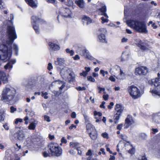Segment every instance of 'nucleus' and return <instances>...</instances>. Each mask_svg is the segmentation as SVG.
<instances>
[{"label": "nucleus", "instance_id": "nucleus-9", "mask_svg": "<svg viewBox=\"0 0 160 160\" xmlns=\"http://www.w3.org/2000/svg\"><path fill=\"white\" fill-rule=\"evenodd\" d=\"M99 31L103 33H100L98 35V41L100 42L107 43V41L104 34L106 32V29L104 28H100Z\"/></svg>", "mask_w": 160, "mask_h": 160}, {"label": "nucleus", "instance_id": "nucleus-23", "mask_svg": "<svg viewBox=\"0 0 160 160\" xmlns=\"http://www.w3.org/2000/svg\"><path fill=\"white\" fill-rule=\"evenodd\" d=\"M48 45L50 48L53 50H58L60 49V47L59 45L51 42H49Z\"/></svg>", "mask_w": 160, "mask_h": 160}, {"label": "nucleus", "instance_id": "nucleus-18", "mask_svg": "<svg viewBox=\"0 0 160 160\" xmlns=\"http://www.w3.org/2000/svg\"><path fill=\"white\" fill-rule=\"evenodd\" d=\"M152 122L156 124H160V112L152 115Z\"/></svg>", "mask_w": 160, "mask_h": 160}, {"label": "nucleus", "instance_id": "nucleus-15", "mask_svg": "<svg viewBox=\"0 0 160 160\" xmlns=\"http://www.w3.org/2000/svg\"><path fill=\"white\" fill-rule=\"evenodd\" d=\"M81 55L84 56L86 58L90 60H94V58L91 55L88 50L84 49L81 51L80 53Z\"/></svg>", "mask_w": 160, "mask_h": 160}, {"label": "nucleus", "instance_id": "nucleus-46", "mask_svg": "<svg viewBox=\"0 0 160 160\" xmlns=\"http://www.w3.org/2000/svg\"><path fill=\"white\" fill-rule=\"evenodd\" d=\"M45 1L48 3H51L54 4L55 5L57 4V1L56 0H45Z\"/></svg>", "mask_w": 160, "mask_h": 160}, {"label": "nucleus", "instance_id": "nucleus-30", "mask_svg": "<svg viewBox=\"0 0 160 160\" xmlns=\"http://www.w3.org/2000/svg\"><path fill=\"white\" fill-rule=\"evenodd\" d=\"M70 146L72 148L76 149L77 150H78V149L80 148L79 143L77 142H71L70 143Z\"/></svg>", "mask_w": 160, "mask_h": 160}, {"label": "nucleus", "instance_id": "nucleus-27", "mask_svg": "<svg viewBox=\"0 0 160 160\" xmlns=\"http://www.w3.org/2000/svg\"><path fill=\"white\" fill-rule=\"evenodd\" d=\"M64 63V59L62 58H58L57 59V60L55 61V64L56 65L60 66L63 65Z\"/></svg>", "mask_w": 160, "mask_h": 160}, {"label": "nucleus", "instance_id": "nucleus-57", "mask_svg": "<svg viewBox=\"0 0 160 160\" xmlns=\"http://www.w3.org/2000/svg\"><path fill=\"white\" fill-rule=\"evenodd\" d=\"M152 133L153 134H155L158 131V130L157 128H152Z\"/></svg>", "mask_w": 160, "mask_h": 160}, {"label": "nucleus", "instance_id": "nucleus-36", "mask_svg": "<svg viewBox=\"0 0 160 160\" xmlns=\"http://www.w3.org/2000/svg\"><path fill=\"white\" fill-rule=\"evenodd\" d=\"M121 114L116 113L114 116V122L116 124L118 122V120L119 119Z\"/></svg>", "mask_w": 160, "mask_h": 160}, {"label": "nucleus", "instance_id": "nucleus-25", "mask_svg": "<svg viewBox=\"0 0 160 160\" xmlns=\"http://www.w3.org/2000/svg\"><path fill=\"white\" fill-rule=\"evenodd\" d=\"M118 68L120 69V73L116 77V78L119 80H123L125 78V76L124 73L121 69L120 67L118 66Z\"/></svg>", "mask_w": 160, "mask_h": 160}, {"label": "nucleus", "instance_id": "nucleus-35", "mask_svg": "<svg viewBox=\"0 0 160 160\" xmlns=\"http://www.w3.org/2000/svg\"><path fill=\"white\" fill-rule=\"evenodd\" d=\"M119 137L125 141L124 142H123L124 144V143H127V142H129L127 141L128 137L125 134H121L119 136Z\"/></svg>", "mask_w": 160, "mask_h": 160}, {"label": "nucleus", "instance_id": "nucleus-38", "mask_svg": "<svg viewBox=\"0 0 160 160\" xmlns=\"http://www.w3.org/2000/svg\"><path fill=\"white\" fill-rule=\"evenodd\" d=\"M13 67L12 65L10 64V63L8 62L4 66V68L6 70L10 69L11 70Z\"/></svg>", "mask_w": 160, "mask_h": 160}, {"label": "nucleus", "instance_id": "nucleus-4", "mask_svg": "<svg viewBox=\"0 0 160 160\" xmlns=\"http://www.w3.org/2000/svg\"><path fill=\"white\" fill-rule=\"evenodd\" d=\"M48 151L52 156L58 157L62 155V150L57 143H51L48 145Z\"/></svg>", "mask_w": 160, "mask_h": 160}, {"label": "nucleus", "instance_id": "nucleus-26", "mask_svg": "<svg viewBox=\"0 0 160 160\" xmlns=\"http://www.w3.org/2000/svg\"><path fill=\"white\" fill-rule=\"evenodd\" d=\"M85 71H83L82 72L80 73L81 76H82L84 77L87 76L89 72L91 70V68L89 67H85L84 68Z\"/></svg>", "mask_w": 160, "mask_h": 160}, {"label": "nucleus", "instance_id": "nucleus-8", "mask_svg": "<svg viewBox=\"0 0 160 160\" xmlns=\"http://www.w3.org/2000/svg\"><path fill=\"white\" fill-rule=\"evenodd\" d=\"M87 132L91 139L94 140L97 138V132L94 127L91 124L88 123L86 125Z\"/></svg>", "mask_w": 160, "mask_h": 160}, {"label": "nucleus", "instance_id": "nucleus-2", "mask_svg": "<svg viewBox=\"0 0 160 160\" xmlns=\"http://www.w3.org/2000/svg\"><path fill=\"white\" fill-rule=\"evenodd\" d=\"M16 93V90L14 88L7 86L2 90L1 100L5 102L13 101L15 97Z\"/></svg>", "mask_w": 160, "mask_h": 160}, {"label": "nucleus", "instance_id": "nucleus-19", "mask_svg": "<svg viewBox=\"0 0 160 160\" xmlns=\"http://www.w3.org/2000/svg\"><path fill=\"white\" fill-rule=\"evenodd\" d=\"M136 44L143 52L147 51L149 50L147 44L141 41H140L139 43H137Z\"/></svg>", "mask_w": 160, "mask_h": 160}, {"label": "nucleus", "instance_id": "nucleus-1", "mask_svg": "<svg viewBox=\"0 0 160 160\" xmlns=\"http://www.w3.org/2000/svg\"><path fill=\"white\" fill-rule=\"evenodd\" d=\"M13 18V15L11 14L7 21L8 38L5 40L3 37L4 33L2 31V29L0 28V59L4 62H6L10 58L12 51L11 45L17 38L15 28L12 25Z\"/></svg>", "mask_w": 160, "mask_h": 160}, {"label": "nucleus", "instance_id": "nucleus-44", "mask_svg": "<svg viewBox=\"0 0 160 160\" xmlns=\"http://www.w3.org/2000/svg\"><path fill=\"white\" fill-rule=\"evenodd\" d=\"M87 79L90 82H95V79L91 76H88L87 77Z\"/></svg>", "mask_w": 160, "mask_h": 160}, {"label": "nucleus", "instance_id": "nucleus-17", "mask_svg": "<svg viewBox=\"0 0 160 160\" xmlns=\"http://www.w3.org/2000/svg\"><path fill=\"white\" fill-rule=\"evenodd\" d=\"M125 149L128 150V152L131 154H133L135 152V149L132 148L129 142H127V143H124Z\"/></svg>", "mask_w": 160, "mask_h": 160}, {"label": "nucleus", "instance_id": "nucleus-37", "mask_svg": "<svg viewBox=\"0 0 160 160\" xmlns=\"http://www.w3.org/2000/svg\"><path fill=\"white\" fill-rule=\"evenodd\" d=\"M36 124L34 122H32L28 126V128L30 130H34L35 128Z\"/></svg>", "mask_w": 160, "mask_h": 160}, {"label": "nucleus", "instance_id": "nucleus-42", "mask_svg": "<svg viewBox=\"0 0 160 160\" xmlns=\"http://www.w3.org/2000/svg\"><path fill=\"white\" fill-rule=\"evenodd\" d=\"M59 1L65 3L68 6H71L72 4V2L70 0H68V3H66V2H65V0H58Z\"/></svg>", "mask_w": 160, "mask_h": 160}, {"label": "nucleus", "instance_id": "nucleus-43", "mask_svg": "<svg viewBox=\"0 0 160 160\" xmlns=\"http://www.w3.org/2000/svg\"><path fill=\"white\" fill-rule=\"evenodd\" d=\"M100 73L102 75L103 77H104L106 75L108 74V72L107 71H104L103 70L101 69L100 71Z\"/></svg>", "mask_w": 160, "mask_h": 160}, {"label": "nucleus", "instance_id": "nucleus-21", "mask_svg": "<svg viewBox=\"0 0 160 160\" xmlns=\"http://www.w3.org/2000/svg\"><path fill=\"white\" fill-rule=\"evenodd\" d=\"M115 109L117 112L116 113L121 114L124 109V107L121 104H117L115 106Z\"/></svg>", "mask_w": 160, "mask_h": 160}, {"label": "nucleus", "instance_id": "nucleus-7", "mask_svg": "<svg viewBox=\"0 0 160 160\" xmlns=\"http://www.w3.org/2000/svg\"><path fill=\"white\" fill-rule=\"evenodd\" d=\"M31 23L36 33L38 34L40 32L38 24L42 22V19L40 18L35 16H32L31 18Z\"/></svg>", "mask_w": 160, "mask_h": 160}, {"label": "nucleus", "instance_id": "nucleus-5", "mask_svg": "<svg viewBox=\"0 0 160 160\" xmlns=\"http://www.w3.org/2000/svg\"><path fill=\"white\" fill-rule=\"evenodd\" d=\"M97 6L98 8H97V12L98 14L101 15H103L106 18L104 17L101 18L102 23L108 22V16L106 13V6L105 4L101 2H98L97 4Z\"/></svg>", "mask_w": 160, "mask_h": 160}, {"label": "nucleus", "instance_id": "nucleus-52", "mask_svg": "<svg viewBox=\"0 0 160 160\" xmlns=\"http://www.w3.org/2000/svg\"><path fill=\"white\" fill-rule=\"evenodd\" d=\"M76 89L78 91H84L86 90V88L84 87H77Z\"/></svg>", "mask_w": 160, "mask_h": 160}, {"label": "nucleus", "instance_id": "nucleus-53", "mask_svg": "<svg viewBox=\"0 0 160 160\" xmlns=\"http://www.w3.org/2000/svg\"><path fill=\"white\" fill-rule=\"evenodd\" d=\"M102 153L103 155L105 154V150L104 148H101L100 149V151L98 152V154L99 155H101Z\"/></svg>", "mask_w": 160, "mask_h": 160}, {"label": "nucleus", "instance_id": "nucleus-39", "mask_svg": "<svg viewBox=\"0 0 160 160\" xmlns=\"http://www.w3.org/2000/svg\"><path fill=\"white\" fill-rule=\"evenodd\" d=\"M148 137L147 135L144 133H141L139 135V137L142 140H146Z\"/></svg>", "mask_w": 160, "mask_h": 160}, {"label": "nucleus", "instance_id": "nucleus-24", "mask_svg": "<svg viewBox=\"0 0 160 160\" xmlns=\"http://www.w3.org/2000/svg\"><path fill=\"white\" fill-rule=\"evenodd\" d=\"M26 2L31 7L36 8L37 7V0H25Z\"/></svg>", "mask_w": 160, "mask_h": 160}, {"label": "nucleus", "instance_id": "nucleus-58", "mask_svg": "<svg viewBox=\"0 0 160 160\" xmlns=\"http://www.w3.org/2000/svg\"><path fill=\"white\" fill-rule=\"evenodd\" d=\"M10 112L11 113L14 112L15 111H16L17 110V108H15L13 107H10Z\"/></svg>", "mask_w": 160, "mask_h": 160}, {"label": "nucleus", "instance_id": "nucleus-34", "mask_svg": "<svg viewBox=\"0 0 160 160\" xmlns=\"http://www.w3.org/2000/svg\"><path fill=\"white\" fill-rule=\"evenodd\" d=\"M12 49L15 52V54L16 56L18 55V47L17 45L14 44L13 45V48Z\"/></svg>", "mask_w": 160, "mask_h": 160}, {"label": "nucleus", "instance_id": "nucleus-13", "mask_svg": "<svg viewBox=\"0 0 160 160\" xmlns=\"http://www.w3.org/2000/svg\"><path fill=\"white\" fill-rule=\"evenodd\" d=\"M134 123V121L132 116L130 115H128L125 119L124 124V128H127L130 126Z\"/></svg>", "mask_w": 160, "mask_h": 160}, {"label": "nucleus", "instance_id": "nucleus-47", "mask_svg": "<svg viewBox=\"0 0 160 160\" xmlns=\"http://www.w3.org/2000/svg\"><path fill=\"white\" fill-rule=\"evenodd\" d=\"M42 96L45 99H48V97L47 96L48 93L47 92H42Z\"/></svg>", "mask_w": 160, "mask_h": 160}, {"label": "nucleus", "instance_id": "nucleus-20", "mask_svg": "<svg viewBox=\"0 0 160 160\" xmlns=\"http://www.w3.org/2000/svg\"><path fill=\"white\" fill-rule=\"evenodd\" d=\"M0 80L1 81L3 84L8 83V76L6 73L3 71H2L0 75Z\"/></svg>", "mask_w": 160, "mask_h": 160}, {"label": "nucleus", "instance_id": "nucleus-59", "mask_svg": "<svg viewBox=\"0 0 160 160\" xmlns=\"http://www.w3.org/2000/svg\"><path fill=\"white\" fill-rule=\"evenodd\" d=\"M43 155L44 157L46 158L49 156L50 155L49 154V153H48L46 152H45L43 153Z\"/></svg>", "mask_w": 160, "mask_h": 160}, {"label": "nucleus", "instance_id": "nucleus-41", "mask_svg": "<svg viewBox=\"0 0 160 160\" xmlns=\"http://www.w3.org/2000/svg\"><path fill=\"white\" fill-rule=\"evenodd\" d=\"M56 82H58L59 84H62L61 86L59 88V89L61 90H62L65 87V83L62 81L58 80V81H56Z\"/></svg>", "mask_w": 160, "mask_h": 160}, {"label": "nucleus", "instance_id": "nucleus-48", "mask_svg": "<svg viewBox=\"0 0 160 160\" xmlns=\"http://www.w3.org/2000/svg\"><path fill=\"white\" fill-rule=\"evenodd\" d=\"M93 113L94 116H98L99 117H101L102 115L101 112H97L96 111H94Z\"/></svg>", "mask_w": 160, "mask_h": 160}, {"label": "nucleus", "instance_id": "nucleus-54", "mask_svg": "<svg viewBox=\"0 0 160 160\" xmlns=\"http://www.w3.org/2000/svg\"><path fill=\"white\" fill-rule=\"evenodd\" d=\"M4 3L2 1V0H0V9H2L4 8L3 5Z\"/></svg>", "mask_w": 160, "mask_h": 160}, {"label": "nucleus", "instance_id": "nucleus-40", "mask_svg": "<svg viewBox=\"0 0 160 160\" xmlns=\"http://www.w3.org/2000/svg\"><path fill=\"white\" fill-rule=\"evenodd\" d=\"M15 151L16 152L18 151H21V147L20 145H19L16 143L14 147Z\"/></svg>", "mask_w": 160, "mask_h": 160}, {"label": "nucleus", "instance_id": "nucleus-51", "mask_svg": "<svg viewBox=\"0 0 160 160\" xmlns=\"http://www.w3.org/2000/svg\"><path fill=\"white\" fill-rule=\"evenodd\" d=\"M22 119L17 118L15 120V124H18L19 122H22Z\"/></svg>", "mask_w": 160, "mask_h": 160}, {"label": "nucleus", "instance_id": "nucleus-49", "mask_svg": "<svg viewBox=\"0 0 160 160\" xmlns=\"http://www.w3.org/2000/svg\"><path fill=\"white\" fill-rule=\"evenodd\" d=\"M2 126L6 130L8 131L9 129V127L8 123H7L3 124Z\"/></svg>", "mask_w": 160, "mask_h": 160}, {"label": "nucleus", "instance_id": "nucleus-60", "mask_svg": "<svg viewBox=\"0 0 160 160\" xmlns=\"http://www.w3.org/2000/svg\"><path fill=\"white\" fill-rule=\"evenodd\" d=\"M52 68V64L50 63H49L48 65V69L49 70H50Z\"/></svg>", "mask_w": 160, "mask_h": 160}, {"label": "nucleus", "instance_id": "nucleus-11", "mask_svg": "<svg viewBox=\"0 0 160 160\" xmlns=\"http://www.w3.org/2000/svg\"><path fill=\"white\" fill-rule=\"evenodd\" d=\"M14 137L16 140L20 141H22L25 138V134L22 130H19L16 132L14 135Z\"/></svg>", "mask_w": 160, "mask_h": 160}, {"label": "nucleus", "instance_id": "nucleus-50", "mask_svg": "<svg viewBox=\"0 0 160 160\" xmlns=\"http://www.w3.org/2000/svg\"><path fill=\"white\" fill-rule=\"evenodd\" d=\"M101 136L104 138L106 139L108 138V134L107 132L103 133L102 134Z\"/></svg>", "mask_w": 160, "mask_h": 160}, {"label": "nucleus", "instance_id": "nucleus-6", "mask_svg": "<svg viewBox=\"0 0 160 160\" xmlns=\"http://www.w3.org/2000/svg\"><path fill=\"white\" fill-rule=\"evenodd\" d=\"M128 91L130 96L134 99L138 98L141 96L140 89L134 85L128 87Z\"/></svg>", "mask_w": 160, "mask_h": 160}, {"label": "nucleus", "instance_id": "nucleus-61", "mask_svg": "<svg viewBox=\"0 0 160 160\" xmlns=\"http://www.w3.org/2000/svg\"><path fill=\"white\" fill-rule=\"evenodd\" d=\"M98 89L99 90L98 92L99 93H101L102 91H104L105 90V88H102L99 87H98Z\"/></svg>", "mask_w": 160, "mask_h": 160}, {"label": "nucleus", "instance_id": "nucleus-55", "mask_svg": "<svg viewBox=\"0 0 160 160\" xmlns=\"http://www.w3.org/2000/svg\"><path fill=\"white\" fill-rule=\"evenodd\" d=\"M44 118L45 120L46 121H47L48 122H50L51 121L49 117L48 116H47V115H45L44 116Z\"/></svg>", "mask_w": 160, "mask_h": 160}, {"label": "nucleus", "instance_id": "nucleus-10", "mask_svg": "<svg viewBox=\"0 0 160 160\" xmlns=\"http://www.w3.org/2000/svg\"><path fill=\"white\" fill-rule=\"evenodd\" d=\"M148 72V69L146 67L140 66L136 68L135 74L136 75H143L146 74Z\"/></svg>", "mask_w": 160, "mask_h": 160}, {"label": "nucleus", "instance_id": "nucleus-62", "mask_svg": "<svg viewBox=\"0 0 160 160\" xmlns=\"http://www.w3.org/2000/svg\"><path fill=\"white\" fill-rule=\"evenodd\" d=\"M83 115L85 121L88 122L89 120L88 116L86 114H84Z\"/></svg>", "mask_w": 160, "mask_h": 160}, {"label": "nucleus", "instance_id": "nucleus-16", "mask_svg": "<svg viewBox=\"0 0 160 160\" xmlns=\"http://www.w3.org/2000/svg\"><path fill=\"white\" fill-rule=\"evenodd\" d=\"M61 15L65 17H70L72 12L68 8H62L61 10Z\"/></svg>", "mask_w": 160, "mask_h": 160}, {"label": "nucleus", "instance_id": "nucleus-3", "mask_svg": "<svg viewBox=\"0 0 160 160\" xmlns=\"http://www.w3.org/2000/svg\"><path fill=\"white\" fill-rule=\"evenodd\" d=\"M127 24L138 32L144 33L148 32L146 24L142 21L131 19L127 21Z\"/></svg>", "mask_w": 160, "mask_h": 160}, {"label": "nucleus", "instance_id": "nucleus-29", "mask_svg": "<svg viewBox=\"0 0 160 160\" xmlns=\"http://www.w3.org/2000/svg\"><path fill=\"white\" fill-rule=\"evenodd\" d=\"M82 20L84 23H86L87 24H88L92 22L91 19L88 17L86 16H84L82 18Z\"/></svg>", "mask_w": 160, "mask_h": 160}, {"label": "nucleus", "instance_id": "nucleus-32", "mask_svg": "<svg viewBox=\"0 0 160 160\" xmlns=\"http://www.w3.org/2000/svg\"><path fill=\"white\" fill-rule=\"evenodd\" d=\"M129 58V54L128 53L124 52L121 56V60L124 61L128 60Z\"/></svg>", "mask_w": 160, "mask_h": 160}, {"label": "nucleus", "instance_id": "nucleus-45", "mask_svg": "<svg viewBox=\"0 0 160 160\" xmlns=\"http://www.w3.org/2000/svg\"><path fill=\"white\" fill-rule=\"evenodd\" d=\"M66 51L67 53L70 54L71 56H72L74 55V51L72 50H70L69 48H67L66 49Z\"/></svg>", "mask_w": 160, "mask_h": 160}, {"label": "nucleus", "instance_id": "nucleus-56", "mask_svg": "<svg viewBox=\"0 0 160 160\" xmlns=\"http://www.w3.org/2000/svg\"><path fill=\"white\" fill-rule=\"evenodd\" d=\"M109 79L112 82H114L116 81L115 78L112 76H111L109 78Z\"/></svg>", "mask_w": 160, "mask_h": 160}, {"label": "nucleus", "instance_id": "nucleus-12", "mask_svg": "<svg viewBox=\"0 0 160 160\" xmlns=\"http://www.w3.org/2000/svg\"><path fill=\"white\" fill-rule=\"evenodd\" d=\"M158 78H156L149 80L148 83L152 86H154L155 87L160 86V72L158 73Z\"/></svg>", "mask_w": 160, "mask_h": 160}, {"label": "nucleus", "instance_id": "nucleus-28", "mask_svg": "<svg viewBox=\"0 0 160 160\" xmlns=\"http://www.w3.org/2000/svg\"><path fill=\"white\" fill-rule=\"evenodd\" d=\"M75 3L81 8L85 7V3L83 0H76Z\"/></svg>", "mask_w": 160, "mask_h": 160}, {"label": "nucleus", "instance_id": "nucleus-63", "mask_svg": "<svg viewBox=\"0 0 160 160\" xmlns=\"http://www.w3.org/2000/svg\"><path fill=\"white\" fill-rule=\"evenodd\" d=\"M122 126L123 124H119L118 125L117 127V129H118L120 130H121L122 127Z\"/></svg>", "mask_w": 160, "mask_h": 160}, {"label": "nucleus", "instance_id": "nucleus-22", "mask_svg": "<svg viewBox=\"0 0 160 160\" xmlns=\"http://www.w3.org/2000/svg\"><path fill=\"white\" fill-rule=\"evenodd\" d=\"M75 75L73 72L71 71L70 72L69 75L68 76V78L64 79V80L69 82H73L75 80Z\"/></svg>", "mask_w": 160, "mask_h": 160}, {"label": "nucleus", "instance_id": "nucleus-31", "mask_svg": "<svg viewBox=\"0 0 160 160\" xmlns=\"http://www.w3.org/2000/svg\"><path fill=\"white\" fill-rule=\"evenodd\" d=\"M150 92L152 93V96L154 97H160V93L159 91L153 89L152 90H151Z\"/></svg>", "mask_w": 160, "mask_h": 160}, {"label": "nucleus", "instance_id": "nucleus-33", "mask_svg": "<svg viewBox=\"0 0 160 160\" xmlns=\"http://www.w3.org/2000/svg\"><path fill=\"white\" fill-rule=\"evenodd\" d=\"M6 115V113L3 111L0 112V122L4 121Z\"/></svg>", "mask_w": 160, "mask_h": 160}, {"label": "nucleus", "instance_id": "nucleus-14", "mask_svg": "<svg viewBox=\"0 0 160 160\" xmlns=\"http://www.w3.org/2000/svg\"><path fill=\"white\" fill-rule=\"evenodd\" d=\"M71 71L68 68L65 67L62 68L61 71V75L64 79L68 78V76L69 75L70 72Z\"/></svg>", "mask_w": 160, "mask_h": 160}, {"label": "nucleus", "instance_id": "nucleus-64", "mask_svg": "<svg viewBox=\"0 0 160 160\" xmlns=\"http://www.w3.org/2000/svg\"><path fill=\"white\" fill-rule=\"evenodd\" d=\"M61 141L62 143H66L67 142V140L65 139L64 137H63L61 139Z\"/></svg>", "mask_w": 160, "mask_h": 160}]
</instances>
